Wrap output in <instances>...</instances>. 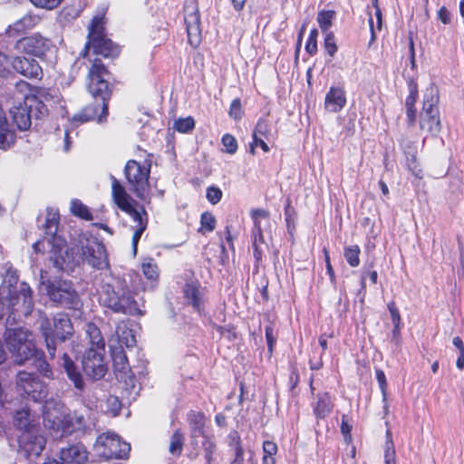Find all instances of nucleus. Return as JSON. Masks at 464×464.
Segmentation results:
<instances>
[{"label":"nucleus","mask_w":464,"mask_h":464,"mask_svg":"<svg viewBox=\"0 0 464 464\" xmlns=\"http://www.w3.org/2000/svg\"><path fill=\"white\" fill-rule=\"evenodd\" d=\"M103 17L94 16L89 28L88 41L104 34Z\"/></svg>","instance_id":"obj_47"},{"label":"nucleus","mask_w":464,"mask_h":464,"mask_svg":"<svg viewBox=\"0 0 464 464\" xmlns=\"http://www.w3.org/2000/svg\"><path fill=\"white\" fill-rule=\"evenodd\" d=\"M37 324L39 331L44 339L47 352L51 359H53L57 349V343H64L73 334L72 321L68 314L59 313L52 319L46 316L41 317Z\"/></svg>","instance_id":"obj_3"},{"label":"nucleus","mask_w":464,"mask_h":464,"mask_svg":"<svg viewBox=\"0 0 464 464\" xmlns=\"http://www.w3.org/2000/svg\"><path fill=\"white\" fill-rule=\"evenodd\" d=\"M317 36L318 30L314 28L310 31L308 39L305 44V51L310 54L314 55L317 52Z\"/></svg>","instance_id":"obj_52"},{"label":"nucleus","mask_w":464,"mask_h":464,"mask_svg":"<svg viewBox=\"0 0 464 464\" xmlns=\"http://www.w3.org/2000/svg\"><path fill=\"white\" fill-rule=\"evenodd\" d=\"M228 114L231 118H233L236 121H238L242 118L243 110L240 99L236 98L231 102Z\"/></svg>","instance_id":"obj_58"},{"label":"nucleus","mask_w":464,"mask_h":464,"mask_svg":"<svg viewBox=\"0 0 464 464\" xmlns=\"http://www.w3.org/2000/svg\"><path fill=\"white\" fill-rule=\"evenodd\" d=\"M30 335L31 333L23 327L6 328L5 338L9 351L12 352L15 348L23 345L24 343L30 342Z\"/></svg>","instance_id":"obj_28"},{"label":"nucleus","mask_w":464,"mask_h":464,"mask_svg":"<svg viewBox=\"0 0 464 464\" xmlns=\"http://www.w3.org/2000/svg\"><path fill=\"white\" fill-rule=\"evenodd\" d=\"M13 56L0 51V78L6 79L11 74Z\"/></svg>","instance_id":"obj_48"},{"label":"nucleus","mask_w":464,"mask_h":464,"mask_svg":"<svg viewBox=\"0 0 464 464\" xmlns=\"http://www.w3.org/2000/svg\"><path fill=\"white\" fill-rule=\"evenodd\" d=\"M111 339H119V343L122 344V347L132 348L136 345V338L132 330L127 327L118 328L116 336H112Z\"/></svg>","instance_id":"obj_34"},{"label":"nucleus","mask_w":464,"mask_h":464,"mask_svg":"<svg viewBox=\"0 0 464 464\" xmlns=\"http://www.w3.org/2000/svg\"><path fill=\"white\" fill-rule=\"evenodd\" d=\"M13 423L14 428L19 431V435L41 430L37 419L32 414L28 408L16 411L13 418Z\"/></svg>","instance_id":"obj_18"},{"label":"nucleus","mask_w":464,"mask_h":464,"mask_svg":"<svg viewBox=\"0 0 464 464\" xmlns=\"http://www.w3.org/2000/svg\"><path fill=\"white\" fill-rule=\"evenodd\" d=\"M15 141V131L9 124L5 112L0 103V150H6Z\"/></svg>","instance_id":"obj_27"},{"label":"nucleus","mask_w":464,"mask_h":464,"mask_svg":"<svg viewBox=\"0 0 464 464\" xmlns=\"http://www.w3.org/2000/svg\"><path fill=\"white\" fill-rule=\"evenodd\" d=\"M111 195L115 204L121 210L128 209L130 208V197L126 192L125 188L120 183V181L113 176L111 175Z\"/></svg>","instance_id":"obj_30"},{"label":"nucleus","mask_w":464,"mask_h":464,"mask_svg":"<svg viewBox=\"0 0 464 464\" xmlns=\"http://www.w3.org/2000/svg\"><path fill=\"white\" fill-rule=\"evenodd\" d=\"M174 130L180 133H188L195 128V121L192 117L179 118L174 122Z\"/></svg>","instance_id":"obj_45"},{"label":"nucleus","mask_w":464,"mask_h":464,"mask_svg":"<svg viewBox=\"0 0 464 464\" xmlns=\"http://www.w3.org/2000/svg\"><path fill=\"white\" fill-rule=\"evenodd\" d=\"M146 228H147V227H146V224H144V223H142V225H140L139 227H136V228H135L134 234L132 236V242H131L134 255H136V253H137L138 243L141 237V235L146 230Z\"/></svg>","instance_id":"obj_63"},{"label":"nucleus","mask_w":464,"mask_h":464,"mask_svg":"<svg viewBox=\"0 0 464 464\" xmlns=\"http://www.w3.org/2000/svg\"><path fill=\"white\" fill-rule=\"evenodd\" d=\"M401 147H402V150H403V151H404V153L406 155L408 166L412 170V172H414V169L416 168V166H415V163H416V157H415L416 150L411 145L401 144Z\"/></svg>","instance_id":"obj_59"},{"label":"nucleus","mask_w":464,"mask_h":464,"mask_svg":"<svg viewBox=\"0 0 464 464\" xmlns=\"http://www.w3.org/2000/svg\"><path fill=\"white\" fill-rule=\"evenodd\" d=\"M17 441L19 453L28 459L40 456L45 446V439L41 434V430L18 435Z\"/></svg>","instance_id":"obj_14"},{"label":"nucleus","mask_w":464,"mask_h":464,"mask_svg":"<svg viewBox=\"0 0 464 464\" xmlns=\"http://www.w3.org/2000/svg\"><path fill=\"white\" fill-rule=\"evenodd\" d=\"M407 86L409 94L405 99V111L407 124L409 127H412L415 125L417 121V110L415 108V103L419 96V91L417 82L412 79L408 81Z\"/></svg>","instance_id":"obj_24"},{"label":"nucleus","mask_w":464,"mask_h":464,"mask_svg":"<svg viewBox=\"0 0 464 464\" xmlns=\"http://www.w3.org/2000/svg\"><path fill=\"white\" fill-rule=\"evenodd\" d=\"M266 340L267 343V350L269 354L271 355L274 351V346L276 343V336L274 334V327L271 323H269L265 328Z\"/></svg>","instance_id":"obj_57"},{"label":"nucleus","mask_w":464,"mask_h":464,"mask_svg":"<svg viewBox=\"0 0 464 464\" xmlns=\"http://www.w3.org/2000/svg\"><path fill=\"white\" fill-rule=\"evenodd\" d=\"M285 219L286 223L287 230L292 233V230L295 228V223L293 216L295 215V209L291 207L288 202L284 210Z\"/></svg>","instance_id":"obj_61"},{"label":"nucleus","mask_w":464,"mask_h":464,"mask_svg":"<svg viewBox=\"0 0 464 464\" xmlns=\"http://www.w3.org/2000/svg\"><path fill=\"white\" fill-rule=\"evenodd\" d=\"M197 442V445H191L193 451L188 454V458L190 459H196L198 458L199 454L202 453L206 460V464H212L214 455L218 450L214 435H206L199 438Z\"/></svg>","instance_id":"obj_17"},{"label":"nucleus","mask_w":464,"mask_h":464,"mask_svg":"<svg viewBox=\"0 0 464 464\" xmlns=\"http://www.w3.org/2000/svg\"><path fill=\"white\" fill-rule=\"evenodd\" d=\"M361 248L357 245H352L344 247L343 256L352 267H357L360 265Z\"/></svg>","instance_id":"obj_38"},{"label":"nucleus","mask_w":464,"mask_h":464,"mask_svg":"<svg viewBox=\"0 0 464 464\" xmlns=\"http://www.w3.org/2000/svg\"><path fill=\"white\" fill-rule=\"evenodd\" d=\"M277 453V445L271 440L263 443V464H276L275 455Z\"/></svg>","instance_id":"obj_40"},{"label":"nucleus","mask_w":464,"mask_h":464,"mask_svg":"<svg viewBox=\"0 0 464 464\" xmlns=\"http://www.w3.org/2000/svg\"><path fill=\"white\" fill-rule=\"evenodd\" d=\"M109 348L114 371L127 376L130 368L124 347L119 343V339H109Z\"/></svg>","instance_id":"obj_19"},{"label":"nucleus","mask_w":464,"mask_h":464,"mask_svg":"<svg viewBox=\"0 0 464 464\" xmlns=\"http://www.w3.org/2000/svg\"><path fill=\"white\" fill-rule=\"evenodd\" d=\"M53 47L50 38L39 33L32 34L18 39L14 44V50L19 53L44 59L46 53Z\"/></svg>","instance_id":"obj_11"},{"label":"nucleus","mask_w":464,"mask_h":464,"mask_svg":"<svg viewBox=\"0 0 464 464\" xmlns=\"http://www.w3.org/2000/svg\"><path fill=\"white\" fill-rule=\"evenodd\" d=\"M19 292H0V311L6 313L10 306L14 305Z\"/></svg>","instance_id":"obj_42"},{"label":"nucleus","mask_w":464,"mask_h":464,"mask_svg":"<svg viewBox=\"0 0 464 464\" xmlns=\"http://www.w3.org/2000/svg\"><path fill=\"white\" fill-rule=\"evenodd\" d=\"M86 49L92 48L96 54L103 57H116L120 53V48L111 39L104 34L86 43Z\"/></svg>","instance_id":"obj_22"},{"label":"nucleus","mask_w":464,"mask_h":464,"mask_svg":"<svg viewBox=\"0 0 464 464\" xmlns=\"http://www.w3.org/2000/svg\"><path fill=\"white\" fill-rule=\"evenodd\" d=\"M17 392L24 398L38 402L48 395V387L35 373L20 371L16 374Z\"/></svg>","instance_id":"obj_8"},{"label":"nucleus","mask_w":464,"mask_h":464,"mask_svg":"<svg viewBox=\"0 0 464 464\" xmlns=\"http://www.w3.org/2000/svg\"><path fill=\"white\" fill-rule=\"evenodd\" d=\"M269 128L266 121L264 119H259L255 127L253 134H256V136L266 137Z\"/></svg>","instance_id":"obj_64"},{"label":"nucleus","mask_w":464,"mask_h":464,"mask_svg":"<svg viewBox=\"0 0 464 464\" xmlns=\"http://www.w3.org/2000/svg\"><path fill=\"white\" fill-rule=\"evenodd\" d=\"M263 245H266L263 231H260V237L257 236V231H252L253 256L257 264L262 260L263 257Z\"/></svg>","instance_id":"obj_37"},{"label":"nucleus","mask_w":464,"mask_h":464,"mask_svg":"<svg viewBox=\"0 0 464 464\" xmlns=\"http://www.w3.org/2000/svg\"><path fill=\"white\" fill-rule=\"evenodd\" d=\"M333 408L334 402L329 392H321L316 395V402L313 404V411L316 419L326 418Z\"/></svg>","instance_id":"obj_31"},{"label":"nucleus","mask_w":464,"mask_h":464,"mask_svg":"<svg viewBox=\"0 0 464 464\" xmlns=\"http://www.w3.org/2000/svg\"><path fill=\"white\" fill-rule=\"evenodd\" d=\"M42 350L37 349L34 345V343L30 342L24 343L23 345L15 348L11 353L15 357L14 362L19 364H24L26 362H32L34 359L36 357L38 352H41Z\"/></svg>","instance_id":"obj_29"},{"label":"nucleus","mask_w":464,"mask_h":464,"mask_svg":"<svg viewBox=\"0 0 464 464\" xmlns=\"http://www.w3.org/2000/svg\"><path fill=\"white\" fill-rule=\"evenodd\" d=\"M123 211L128 213L132 218L133 221L137 223L136 227L142 225V223L146 224V226L148 225V215L143 207L139 210L130 204V208Z\"/></svg>","instance_id":"obj_44"},{"label":"nucleus","mask_w":464,"mask_h":464,"mask_svg":"<svg viewBox=\"0 0 464 464\" xmlns=\"http://www.w3.org/2000/svg\"><path fill=\"white\" fill-rule=\"evenodd\" d=\"M222 145L225 147V151L228 154H235L237 150V141L234 136L227 133L221 139Z\"/></svg>","instance_id":"obj_53"},{"label":"nucleus","mask_w":464,"mask_h":464,"mask_svg":"<svg viewBox=\"0 0 464 464\" xmlns=\"http://www.w3.org/2000/svg\"><path fill=\"white\" fill-rule=\"evenodd\" d=\"M110 75V72L102 61L95 59L88 74V91L95 99V102L74 114L72 119V124L84 123L90 121H97L102 123L106 121L108 102L111 94V89L109 84Z\"/></svg>","instance_id":"obj_2"},{"label":"nucleus","mask_w":464,"mask_h":464,"mask_svg":"<svg viewBox=\"0 0 464 464\" xmlns=\"http://www.w3.org/2000/svg\"><path fill=\"white\" fill-rule=\"evenodd\" d=\"M67 418L68 420H71L70 423H68L70 434L84 428L85 420L82 415L68 412Z\"/></svg>","instance_id":"obj_50"},{"label":"nucleus","mask_w":464,"mask_h":464,"mask_svg":"<svg viewBox=\"0 0 464 464\" xmlns=\"http://www.w3.org/2000/svg\"><path fill=\"white\" fill-rule=\"evenodd\" d=\"M86 334L90 339L91 347L105 351V342L100 329L92 323L86 325Z\"/></svg>","instance_id":"obj_33"},{"label":"nucleus","mask_w":464,"mask_h":464,"mask_svg":"<svg viewBox=\"0 0 464 464\" xmlns=\"http://www.w3.org/2000/svg\"><path fill=\"white\" fill-rule=\"evenodd\" d=\"M376 379H377L379 387L382 392V401L384 402H386V401H387V381H386L385 373L382 370H381V369L376 370Z\"/></svg>","instance_id":"obj_60"},{"label":"nucleus","mask_w":464,"mask_h":464,"mask_svg":"<svg viewBox=\"0 0 464 464\" xmlns=\"http://www.w3.org/2000/svg\"><path fill=\"white\" fill-rule=\"evenodd\" d=\"M335 13L333 10H322L317 14V23L324 34L331 33L329 30L333 24Z\"/></svg>","instance_id":"obj_35"},{"label":"nucleus","mask_w":464,"mask_h":464,"mask_svg":"<svg viewBox=\"0 0 464 464\" xmlns=\"http://www.w3.org/2000/svg\"><path fill=\"white\" fill-rule=\"evenodd\" d=\"M67 415V409L60 400H45L43 406L44 425L53 437L62 438L70 435L68 423L71 420H68Z\"/></svg>","instance_id":"obj_5"},{"label":"nucleus","mask_w":464,"mask_h":464,"mask_svg":"<svg viewBox=\"0 0 464 464\" xmlns=\"http://www.w3.org/2000/svg\"><path fill=\"white\" fill-rule=\"evenodd\" d=\"M71 211L74 216L84 220H92V215L87 206H85L81 200L77 198H74L71 201Z\"/></svg>","instance_id":"obj_36"},{"label":"nucleus","mask_w":464,"mask_h":464,"mask_svg":"<svg viewBox=\"0 0 464 464\" xmlns=\"http://www.w3.org/2000/svg\"><path fill=\"white\" fill-rule=\"evenodd\" d=\"M439 99V91L436 86L430 85L426 88L420 112V128L432 136H437L441 129L438 107Z\"/></svg>","instance_id":"obj_6"},{"label":"nucleus","mask_w":464,"mask_h":464,"mask_svg":"<svg viewBox=\"0 0 464 464\" xmlns=\"http://www.w3.org/2000/svg\"><path fill=\"white\" fill-rule=\"evenodd\" d=\"M183 298L186 304H191L198 312L203 309L201 292H183Z\"/></svg>","instance_id":"obj_43"},{"label":"nucleus","mask_w":464,"mask_h":464,"mask_svg":"<svg viewBox=\"0 0 464 464\" xmlns=\"http://www.w3.org/2000/svg\"><path fill=\"white\" fill-rule=\"evenodd\" d=\"M257 146H259L265 152H268L270 150L268 145L264 141L261 136L253 134V141L250 144V152L252 154L255 153V148Z\"/></svg>","instance_id":"obj_62"},{"label":"nucleus","mask_w":464,"mask_h":464,"mask_svg":"<svg viewBox=\"0 0 464 464\" xmlns=\"http://www.w3.org/2000/svg\"><path fill=\"white\" fill-rule=\"evenodd\" d=\"M324 34H325L324 43V49H325L326 53L331 57H333V56H334V54L336 53V52L338 50V47L335 44L334 34V33H326Z\"/></svg>","instance_id":"obj_54"},{"label":"nucleus","mask_w":464,"mask_h":464,"mask_svg":"<svg viewBox=\"0 0 464 464\" xmlns=\"http://www.w3.org/2000/svg\"><path fill=\"white\" fill-rule=\"evenodd\" d=\"M387 441H386V449L384 452V462L385 464H396V452L393 445V441L392 439V433L388 430L386 432Z\"/></svg>","instance_id":"obj_46"},{"label":"nucleus","mask_w":464,"mask_h":464,"mask_svg":"<svg viewBox=\"0 0 464 464\" xmlns=\"http://www.w3.org/2000/svg\"><path fill=\"white\" fill-rule=\"evenodd\" d=\"M346 105V93L343 87H330L324 99V107L328 111L339 112Z\"/></svg>","instance_id":"obj_23"},{"label":"nucleus","mask_w":464,"mask_h":464,"mask_svg":"<svg viewBox=\"0 0 464 464\" xmlns=\"http://www.w3.org/2000/svg\"><path fill=\"white\" fill-rule=\"evenodd\" d=\"M49 298L57 305L68 309H79L82 306L78 292H47Z\"/></svg>","instance_id":"obj_26"},{"label":"nucleus","mask_w":464,"mask_h":464,"mask_svg":"<svg viewBox=\"0 0 464 464\" xmlns=\"http://www.w3.org/2000/svg\"><path fill=\"white\" fill-rule=\"evenodd\" d=\"M216 218L209 212H204L200 217L201 227L208 232H212L216 227Z\"/></svg>","instance_id":"obj_56"},{"label":"nucleus","mask_w":464,"mask_h":464,"mask_svg":"<svg viewBox=\"0 0 464 464\" xmlns=\"http://www.w3.org/2000/svg\"><path fill=\"white\" fill-rule=\"evenodd\" d=\"M48 105L44 104L35 97H26L24 102L14 104L9 111L13 124L19 130H26L32 125V121L41 119L48 114Z\"/></svg>","instance_id":"obj_4"},{"label":"nucleus","mask_w":464,"mask_h":464,"mask_svg":"<svg viewBox=\"0 0 464 464\" xmlns=\"http://www.w3.org/2000/svg\"><path fill=\"white\" fill-rule=\"evenodd\" d=\"M88 452L82 443L61 449L59 459H48L43 464H85Z\"/></svg>","instance_id":"obj_15"},{"label":"nucleus","mask_w":464,"mask_h":464,"mask_svg":"<svg viewBox=\"0 0 464 464\" xmlns=\"http://www.w3.org/2000/svg\"><path fill=\"white\" fill-rule=\"evenodd\" d=\"M39 22V17L33 14H25L5 29V34L8 37H16L33 29Z\"/></svg>","instance_id":"obj_25"},{"label":"nucleus","mask_w":464,"mask_h":464,"mask_svg":"<svg viewBox=\"0 0 464 464\" xmlns=\"http://www.w3.org/2000/svg\"><path fill=\"white\" fill-rule=\"evenodd\" d=\"M19 280V276L17 270L13 267H8L5 269V274L3 275V287L7 290H12L16 288V285Z\"/></svg>","instance_id":"obj_41"},{"label":"nucleus","mask_w":464,"mask_h":464,"mask_svg":"<svg viewBox=\"0 0 464 464\" xmlns=\"http://www.w3.org/2000/svg\"><path fill=\"white\" fill-rule=\"evenodd\" d=\"M97 454L105 459H128L130 445L121 441V438L112 433H102L97 438L95 443Z\"/></svg>","instance_id":"obj_9"},{"label":"nucleus","mask_w":464,"mask_h":464,"mask_svg":"<svg viewBox=\"0 0 464 464\" xmlns=\"http://www.w3.org/2000/svg\"><path fill=\"white\" fill-rule=\"evenodd\" d=\"M59 217L49 214L44 224V241L51 247L50 260L59 271L73 272L76 267L87 265L97 270L109 267L104 245L96 237L80 235L77 243L68 247L63 238L57 236Z\"/></svg>","instance_id":"obj_1"},{"label":"nucleus","mask_w":464,"mask_h":464,"mask_svg":"<svg viewBox=\"0 0 464 464\" xmlns=\"http://www.w3.org/2000/svg\"><path fill=\"white\" fill-rule=\"evenodd\" d=\"M12 69L30 80L39 81L44 76L43 69L35 59L22 55L13 56Z\"/></svg>","instance_id":"obj_16"},{"label":"nucleus","mask_w":464,"mask_h":464,"mask_svg":"<svg viewBox=\"0 0 464 464\" xmlns=\"http://www.w3.org/2000/svg\"><path fill=\"white\" fill-rule=\"evenodd\" d=\"M82 364L84 373L93 381L103 378L108 370L104 362V351L93 347L85 351Z\"/></svg>","instance_id":"obj_12"},{"label":"nucleus","mask_w":464,"mask_h":464,"mask_svg":"<svg viewBox=\"0 0 464 464\" xmlns=\"http://www.w3.org/2000/svg\"><path fill=\"white\" fill-rule=\"evenodd\" d=\"M31 364L43 377L49 380L53 379V371L51 365L47 362L44 352L43 350L38 352L36 357L34 359Z\"/></svg>","instance_id":"obj_32"},{"label":"nucleus","mask_w":464,"mask_h":464,"mask_svg":"<svg viewBox=\"0 0 464 464\" xmlns=\"http://www.w3.org/2000/svg\"><path fill=\"white\" fill-rule=\"evenodd\" d=\"M184 13L188 43L191 46L197 47L201 41L200 15L197 5L194 2L186 5Z\"/></svg>","instance_id":"obj_13"},{"label":"nucleus","mask_w":464,"mask_h":464,"mask_svg":"<svg viewBox=\"0 0 464 464\" xmlns=\"http://www.w3.org/2000/svg\"><path fill=\"white\" fill-rule=\"evenodd\" d=\"M184 445V435L180 430H176L170 438L169 451L174 456L181 454Z\"/></svg>","instance_id":"obj_39"},{"label":"nucleus","mask_w":464,"mask_h":464,"mask_svg":"<svg viewBox=\"0 0 464 464\" xmlns=\"http://www.w3.org/2000/svg\"><path fill=\"white\" fill-rule=\"evenodd\" d=\"M190 445H197L199 438L208 435L206 430V416L201 411H190L188 414Z\"/></svg>","instance_id":"obj_21"},{"label":"nucleus","mask_w":464,"mask_h":464,"mask_svg":"<svg viewBox=\"0 0 464 464\" xmlns=\"http://www.w3.org/2000/svg\"><path fill=\"white\" fill-rule=\"evenodd\" d=\"M138 292H97L100 304L115 313L136 315L141 314L139 303L134 295Z\"/></svg>","instance_id":"obj_7"},{"label":"nucleus","mask_w":464,"mask_h":464,"mask_svg":"<svg viewBox=\"0 0 464 464\" xmlns=\"http://www.w3.org/2000/svg\"><path fill=\"white\" fill-rule=\"evenodd\" d=\"M268 217H269V213L265 209L256 208V209L251 210V218L254 222V227H253L252 231H257V236L259 237H260V231H262L261 223H260L259 218H266Z\"/></svg>","instance_id":"obj_51"},{"label":"nucleus","mask_w":464,"mask_h":464,"mask_svg":"<svg viewBox=\"0 0 464 464\" xmlns=\"http://www.w3.org/2000/svg\"><path fill=\"white\" fill-rule=\"evenodd\" d=\"M59 365L63 369L68 379L73 383L74 388L79 392H82L85 388V382L82 372L78 365L66 353H63V356L60 358Z\"/></svg>","instance_id":"obj_20"},{"label":"nucleus","mask_w":464,"mask_h":464,"mask_svg":"<svg viewBox=\"0 0 464 464\" xmlns=\"http://www.w3.org/2000/svg\"><path fill=\"white\" fill-rule=\"evenodd\" d=\"M150 164L140 165L134 160L127 161L124 168V175L130 185V188L140 199H145L149 188Z\"/></svg>","instance_id":"obj_10"},{"label":"nucleus","mask_w":464,"mask_h":464,"mask_svg":"<svg viewBox=\"0 0 464 464\" xmlns=\"http://www.w3.org/2000/svg\"><path fill=\"white\" fill-rule=\"evenodd\" d=\"M142 272L149 280L156 281L159 277L158 266L151 258L142 263Z\"/></svg>","instance_id":"obj_49"},{"label":"nucleus","mask_w":464,"mask_h":464,"mask_svg":"<svg viewBox=\"0 0 464 464\" xmlns=\"http://www.w3.org/2000/svg\"><path fill=\"white\" fill-rule=\"evenodd\" d=\"M222 190L216 186H210L207 188L206 198L212 205L218 204L222 198Z\"/></svg>","instance_id":"obj_55"}]
</instances>
